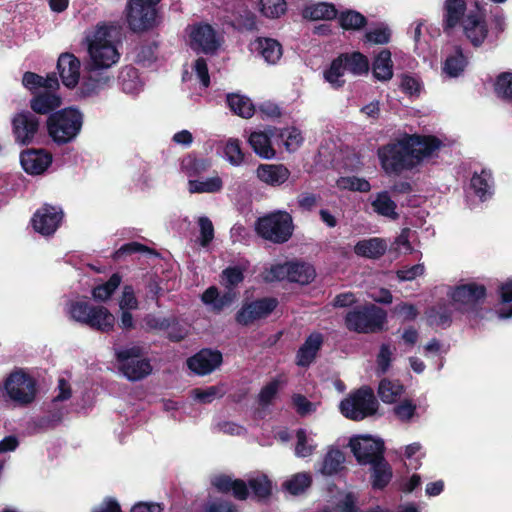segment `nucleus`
<instances>
[{
    "label": "nucleus",
    "instance_id": "obj_46",
    "mask_svg": "<svg viewBox=\"0 0 512 512\" xmlns=\"http://www.w3.org/2000/svg\"><path fill=\"white\" fill-rule=\"evenodd\" d=\"M345 63L342 61V57L339 55L332 60L329 68L324 71V79L329 82L334 88L338 89L345 84V80L342 79L346 71Z\"/></svg>",
    "mask_w": 512,
    "mask_h": 512
},
{
    "label": "nucleus",
    "instance_id": "obj_29",
    "mask_svg": "<svg viewBox=\"0 0 512 512\" xmlns=\"http://www.w3.org/2000/svg\"><path fill=\"white\" fill-rule=\"evenodd\" d=\"M386 250V241L378 237L360 240L354 246L357 256L369 259H379L386 253Z\"/></svg>",
    "mask_w": 512,
    "mask_h": 512
},
{
    "label": "nucleus",
    "instance_id": "obj_20",
    "mask_svg": "<svg viewBox=\"0 0 512 512\" xmlns=\"http://www.w3.org/2000/svg\"><path fill=\"white\" fill-rule=\"evenodd\" d=\"M20 163L27 174L40 175L51 165L52 155L44 149H28L21 152Z\"/></svg>",
    "mask_w": 512,
    "mask_h": 512
},
{
    "label": "nucleus",
    "instance_id": "obj_35",
    "mask_svg": "<svg viewBox=\"0 0 512 512\" xmlns=\"http://www.w3.org/2000/svg\"><path fill=\"white\" fill-rule=\"evenodd\" d=\"M227 105L234 114L242 118H251L255 113L252 101L246 96L234 93L228 94Z\"/></svg>",
    "mask_w": 512,
    "mask_h": 512
},
{
    "label": "nucleus",
    "instance_id": "obj_11",
    "mask_svg": "<svg viewBox=\"0 0 512 512\" xmlns=\"http://www.w3.org/2000/svg\"><path fill=\"white\" fill-rule=\"evenodd\" d=\"M349 447L360 465H368L384 457V442L368 435L351 438Z\"/></svg>",
    "mask_w": 512,
    "mask_h": 512
},
{
    "label": "nucleus",
    "instance_id": "obj_53",
    "mask_svg": "<svg viewBox=\"0 0 512 512\" xmlns=\"http://www.w3.org/2000/svg\"><path fill=\"white\" fill-rule=\"evenodd\" d=\"M260 11L267 18H278L287 10L285 0H260Z\"/></svg>",
    "mask_w": 512,
    "mask_h": 512
},
{
    "label": "nucleus",
    "instance_id": "obj_52",
    "mask_svg": "<svg viewBox=\"0 0 512 512\" xmlns=\"http://www.w3.org/2000/svg\"><path fill=\"white\" fill-rule=\"evenodd\" d=\"M402 386L388 379H382L378 386V395L384 403H394L400 396Z\"/></svg>",
    "mask_w": 512,
    "mask_h": 512
},
{
    "label": "nucleus",
    "instance_id": "obj_22",
    "mask_svg": "<svg viewBox=\"0 0 512 512\" xmlns=\"http://www.w3.org/2000/svg\"><path fill=\"white\" fill-rule=\"evenodd\" d=\"M409 140L419 165L443 146V142L435 135L409 134Z\"/></svg>",
    "mask_w": 512,
    "mask_h": 512
},
{
    "label": "nucleus",
    "instance_id": "obj_47",
    "mask_svg": "<svg viewBox=\"0 0 512 512\" xmlns=\"http://www.w3.org/2000/svg\"><path fill=\"white\" fill-rule=\"evenodd\" d=\"M494 92L498 98L512 101V72H502L496 77Z\"/></svg>",
    "mask_w": 512,
    "mask_h": 512
},
{
    "label": "nucleus",
    "instance_id": "obj_17",
    "mask_svg": "<svg viewBox=\"0 0 512 512\" xmlns=\"http://www.w3.org/2000/svg\"><path fill=\"white\" fill-rule=\"evenodd\" d=\"M88 53L91 59L89 68L98 71H107L120 57L113 44H89Z\"/></svg>",
    "mask_w": 512,
    "mask_h": 512
},
{
    "label": "nucleus",
    "instance_id": "obj_28",
    "mask_svg": "<svg viewBox=\"0 0 512 512\" xmlns=\"http://www.w3.org/2000/svg\"><path fill=\"white\" fill-rule=\"evenodd\" d=\"M85 325L102 333H109L114 328L115 317L106 307L95 306Z\"/></svg>",
    "mask_w": 512,
    "mask_h": 512
},
{
    "label": "nucleus",
    "instance_id": "obj_1",
    "mask_svg": "<svg viewBox=\"0 0 512 512\" xmlns=\"http://www.w3.org/2000/svg\"><path fill=\"white\" fill-rule=\"evenodd\" d=\"M22 85L32 98L29 107L33 114L50 115L62 105V98L57 94L60 82L55 72L43 77L35 72L26 71L22 76Z\"/></svg>",
    "mask_w": 512,
    "mask_h": 512
},
{
    "label": "nucleus",
    "instance_id": "obj_25",
    "mask_svg": "<svg viewBox=\"0 0 512 512\" xmlns=\"http://www.w3.org/2000/svg\"><path fill=\"white\" fill-rule=\"evenodd\" d=\"M323 345L321 333H311L299 347L296 353V364L300 367H308L316 358Z\"/></svg>",
    "mask_w": 512,
    "mask_h": 512
},
{
    "label": "nucleus",
    "instance_id": "obj_60",
    "mask_svg": "<svg viewBox=\"0 0 512 512\" xmlns=\"http://www.w3.org/2000/svg\"><path fill=\"white\" fill-rule=\"evenodd\" d=\"M263 279L268 283L282 280L289 281V262L272 265L270 269L264 272Z\"/></svg>",
    "mask_w": 512,
    "mask_h": 512
},
{
    "label": "nucleus",
    "instance_id": "obj_18",
    "mask_svg": "<svg viewBox=\"0 0 512 512\" xmlns=\"http://www.w3.org/2000/svg\"><path fill=\"white\" fill-rule=\"evenodd\" d=\"M463 33L474 47H480L488 36V25L485 17L470 11L462 23Z\"/></svg>",
    "mask_w": 512,
    "mask_h": 512
},
{
    "label": "nucleus",
    "instance_id": "obj_34",
    "mask_svg": "<svg viewBox=\"0 0 512 512\" xmlns=\"http://www.w3.org/2000/svg\"><path fill=\"white\" fill-rule=\"evenodd\" d=\"M345 456L338 448H331L325 454L319 472L325 476H332L344 469Z\"/></svg>",
    "mask_w": 512,
    "mask_h": 512
},
{
    "label": "nucleus",
    "instance_id": "obj_27",
    "mask_svg": "<svg viewBox=\"0 0 512 512\" xmlns=\"http://www.w3.org/2000/svg\"><path fill=\"white\" fill-rule=\"evenodd\" d=\"M256 174L265 184L280 186L288 180L290 171L282 164H260Z\"/></svg>",
    "mask_w": 512,
    "mask_h": 512
},
{
    "label": "nucleus",
    "instance_id": "obj_32",
    "mask_svg": "<svg viewBox=\"0 0 512 512\" xmlns=\"http://www.w3.org/2000/svg\"><path fill=\"white\" fill-rule=\"evenodd\" d=\"M391 52L388 49H382L372 62L373 76L379 81H389L393 77V62Z\"/></svg>",
    "mask_w": 512,
    "mask_h": 512
},
{
    "label": "nucleus",
    "instance_id": "obj_57",
    "mask_svg": "<svg viewBox=\"0 0 512 512\" xmlns=\"http://www.w3.org/2000/svg\"><path fill=\"white\" fill-rule=\"evenodd\" d=\"M158 44L155 41L141 45L137 53V62L143 66H150L157 60Z\"/></svg>",
    "mask_w": 512,
    "mask_h": 512
},
{
    "label": "nucleus",
    "instance_id": "obj_44",
    "mask_svg": "<svg viewBox=\"0 0 512 512\" xmlns=\"http://www.w3.org/2000/svg\"><path fill=\"white\" fill-rule=\"evenodd\" d=\"M121 281V275L119 273H113L105 283L97 285L92 289L93 298L96 301H107L120 286Z\"/></svg>",
    "mask_w": 512,
    "mask_h": 512
},
{
    "label": "nucleus",
    "instance_id": "obj_45",
    "mask_svg": "<svg viewBox=\"0 0 512 512\" xmlns=\"http://www.w3.org/2000/svg\"><path fill=\"white\" fill-rule=\"evenodd\" d=\"M249 488L257 501H265L272 494V481L266 475H260L248 480Z\"/></svg>",
    "mask_w": 512,
    "mask_h": 512
},
{
    "label": "nucleus",
    "instance_id": "obj_37",
    "mask_svg": "<svg viewBox=\"0 0 512 512\" xmlns=\"http://www.w3.org/2000/svg\"><path fill=\"white\" fill-rule=\"evenodd\" d=\"M314 278L313 266L304 262H289V282L305 285L311 283Z\"/></svg>",
    "mask_w": 512,
    "mask_h": 512
},
{
    "label": "nucleus",
    "instance_id": "obj_61",
    "mask_svg": "<svg viewBox=\"0 0 512 512\" xmlns=\"http://www.w3.org/2000/svg\"><path fill=\"white\" fill-rule=\"evenodd\" d=\"M228 161L233 165H240L244 160V153L238 139H229L224 148Z\"/></svg>",
    "mask_w": 512,
    "mask_h": 512
},
{
    "label": "nucleus",
    "instance_id": "obj_15",
    "mask_svg": "<svg viewBox=\"0 0 512 512\" xmlns=\"http://www.w3.org/2000/svg\"><path fill=\"white\" fill-rule=\"evenodd\" d=\"M190 48L196 53L214 54L219 48L216 33L210 24L194 25L189 34Z\"/></svg>",
    "mask_w": 512,
    "mask_h": 512
},
{
    "label": "nucleus",
    "instance_id": "obj_48",
    "mask_svg": "<svg viewBox=\"0 0 512 512\" xmlns=\"http://www.w3.org/2000/svg\"><path fill=\"white\" fill-rule=\"evenodd\" d=\"M94 307L95 306L91 305L88 301H71L68 305V313L74 321L86 324L87 318L90 317Z\"/></svg>",
    "mask_w": 512,
    "mask_h": 512
},
{
    "label": "nucleus",
    "instance_id": "obj_42",
    "mask_svg": "<svg viewBox=\"0 0 512 512\" xmlns=\"http://www.w3.org/2000/svg\"><path fill=\"white\" fill-rule=\"evenodd\" d=\"M338 22L342 29L350 31L361 30L367 25L368 20L362 13L347 9L338 15Z\"/></svg>",
    "mask_w": 512,
    "mask_h": 512
},
{
    "label": "nucleus",
    "instance_id": "obj_12",
    "mask_svg": "<svg viewBox=\"0 0 512 512\" xmlns=\"http://www.w3.org/2000/svg\"><path fill=\"white\" fill-rule=\"evenodd\" d=\"M11 126L15 142L22 146H28L33 143L38 134L40 120L31 111L23 110L13 116Z\"/></svg>",
    "mask_w": 512,
    "mask_h": 512
},
{
    "label": "nucleus",
    "instance_id": "obj_6",
    "mask_svg": "<svg viewBox=\"0 0 512 512\" xmlns=\"http://www.w3.org/2000/svg\"><path fill=\"white\" fill-rule=\"evenodd\" d=\"M386 312L374 305H364L354 308L345 316V326L356 333H374L380 331L386 321Z\"/></svg>",
    "mask_w": 512,
    "mask_h": 512
},
{
    "label": "nucleus",
    "instance_id": "obj_19",
    "mask_svg": "<svg viewBox=\"0 0 512 512\" xmlns=\"http://www.w3.org/2000/svg\"><path fill=\"white\" fill-rule=\"evenodd\" d=\"M80 60L72 53L60 54L57 61V70L62 84L68 89L75 88L80 79Z\"/></svg>",
    "mask_w": 512,
    "mask_h": 512
},
{
    "label": "nucleus",
    "instance_id": "obj_43",
    "mask_svg": "<svg viewBox=\"0 0 512 512\" xmlns=\"http://www.w3.org/2000/svg\"><path fill=\"white\" fill-rule=\"evenodd\" d=\"M210 166V160L198 158L195 154H188L181 161V168L188 177H196L207 171Z\"/></svg>",
    "mask_w": 512,
    "mask_h": 512
},
{
    "label": "nucleus",
    "instance_id": "obj_55",
    "mask_svg": "<svg viewBox=\"0 0 512 512\" xmlns=\"http://www.w3.org/2000/svg\"><path fill=\"white\" fill-rule=\"evenodd\" d=\"M428 321L430 325L449 327L452 323V312L446 308H431L428 312Z\"/></svg>",
    "mask_w": 512,
    "mask_h": 512
},
{
    "label": "nucleus",
    "instance_id": "obj_31",
    "mask_svg": "<svg viewBox=\"0 0 512 512\" xmlns=\"http://www.w3.org/2000/svg\"><path fill=\"white\" fill-rule=\"evenodd\" d=\"M252 46L253 50L269 64H275L282 56V46L275 39L259 37Z\"/></svg>",
    "mask_w": 512,
    "mask_h": 512
},
{
    "label": "nucleus",
    "instance_id": "obj_26",
    "mask_svg": "<svg viewBox=\"0 0 512 512\" xmlns=\"http://www.w3.org/2000/svg\"><path fill=\"white\" fill-rule=\"evenodd\" d=\"M370 465V484L373 490H384L393 478V469L385 457L378 458Z\"/></svg>",
    "mask_w": 512,
    "mask_h": 512
},
{
    "label": "nucleus",
    "instance_id": "obj_3",
    "mask_svg": "<svg viewBox=\"0 0 512 512\" xmlns=\"http://www.w3.org/2000/svg\"><path fill=\"white\" fill-rule=\"evenodd\" d=\"M83 113L70 106L50 114L46 120L47 133L57 145L74 141L82 130Z\"/></svg>",
    "mask_w": 512,
    "mask_h": 512
},
{
    "label": "nucleus",
    "instance_id": "obj_23",
    "mask_svg": "<svg viewBox=\"0 0 512 512\" xmlns=\"http://www.w3.org/2000/svg\"><path fill=\"white\" fill-rule=\"evenodd\" d=\"M113 80V76L108 71H98L89 68V75L86 77L79 87L82 97H91L97 95L102 89L109 86Z\"/></svg>",
    "mask_w": 512,
    "mask_h": 512
},
{
    "label": "nucleus",
    "instance_id": "obj_16",
    "mask_svg": "<svg viewBox=\"0 0 512 512\" xmlns=\"http://www.w3.org/2000/svg\"><path fill=\"white\" fill-rule=\"evenodd\" d=\"M222 361L220 351L204 348L187 359V366L195 374L203 376L213 372Z\"/></svg>",
    "mask_w": 512,
    "mask_h": 512
},
{
    "label": "nucleus",
    "instance_id": "obj_4",
    "mask_svg": "<svg viewBox=\"0 0 512 512\" xmlns=\"http://www.w3.org/2000/svg\"><path fill=\"white\" fill-rule=\"evenodd\" d=\"M139 344L115 349V359L120 373L132 382L140 381L152 373V365Z\"/></svg>",
    "mask_w": 512,
    "mask_h": 512
},
{
    "label": "nucleus",
    "instance_id": "obj_8",
    "mask_svg": "<svg viewBox=\"0 0 512 512\" xmlns=\"http://www.w3.org/2000/svg\"><path fill=\"white\" fill-rule=\"evenodd\" d=\"M2 388L10 400L21 406L31 404L37 394L36 380L22 369L11 372L4 380Z\"/></svg>",
    "mask_w": 512,
    "mask_h": 512
},
{
    "label": "nucleus",
    "instance_id": "obj_64",
    "mask_svg": "<svg viewBox=\"0 0 512 512\" xmlns=\"http://www.w3.org/2000/svg\"><path fill=\"white\" fill-rule=\"evenodd\" d=\"M114 32H116L115 26L103 23L97 27L93 39L89 41V44H112Z\"/></svg>",
    "mask_w": 512,
    "mask_h": 512
},
{
    "label": "nucleus",
    "instance_id": "obj_39",
    "mask_svg": "<svg viewBox=\"0 0 512 512\" xmlns=\"http://www.w3.org/2000/svg\"><path fill=\"white\" fill-rule=\"evenodd\" d=\"M468 64L467 58L463 54L460 46L455 48V54L450 55L444 61L442 70L451 78L458 77L466 68Z\"/></svg>",
    "mask_w": 512,
    "mask_h": 512
},
{
    "label": "nucleus",
    "instance_id": "obj_56",
    "mask_svg": "<svg viewBox=\"0 0 512 512\" xmlns=\"http://www.w3.org/2000/svg\"><path fill=\"white\" fill-rule=\"evenodd\" d=\"M221 278L223 284L232 289L244 280V272L239 266H229L222 271Z\"/></svg>",
    "mask_w": 512,
    "mask_h": 512
},
{
    "label": "nucleus",
    "instance_id": "obj_49",
    "mask_svg": "<svg viewBox=\"0 0 512 512\" xmlns=\"http://www.w3.org/2000/svg\"><path fill=\"white\" fill-rule=\"evenodd\" d=\"M490 180L491 173L485 169H483L480 174L474 173L471 178V188L474 190V193L481 199H486L487 195L491 194V185L489 183Z\"/></svg>",
    "mask_w": 512,
    "mask_h": 512
},
{
    "label": "nucleus",
    "instance_id": "obj_59",
    "mask_svg": "<svg viewBox=\"0 0 512 512\" xmlns=\"http://www.w3.org/2000/svg\"><path fill=\"white\" fill-rule=\"evenodd\" d=\"M339 186L344 189L358 191L362 193L369 192L371 189L369 181H367L364 178H359L356 176L342 177L339 180Z\"/></svg>",
    "mask_w": 512,
    "mask_h": 512
},
{
    "label": "nucleus",
    "instance_id": "obj_30",
    "mask_svg": "<svg viewBox=\"0 0 512 512\" xmlns=\"http://www.w3.org/2000/svg\"><path fill=\"white\" fill-rule=\"evenodd\" d=\"M257 17L244 2L234 5L232 25L239 31H254L257 29Z\"/></svg>",
    "mask_w": 512,
    "mask_h": 512
},
{
    "label": "nucleus",
    "instance_id": "obj_13",
    "mask_svg": "<svg viewBox=\"0 0 512 512\" xmlns=\"http://www.w3.org/2000/svg\"><path fill=\"white\" fill-rule=\"evenodd\" d=\"M486 296L485 285L476 282L458 285L451 292L452 301L458 305V309L465 311L474 310L484 302Z\"/></svg>",
    "mask_w": 512,
    "mask_h": 512
},
{
    "label": "nucleus",
    "instance_id": "obj_5",
    "mask_svg": "<svg viewBox=\"0 0 512 512\" xmlns=\"http://www.w3.org/2000/svg\"><path fill=\"white\" fill-rule=\"evenodd\" d=\"M292 216L286 211H275L257 219L256 233L275 244L286 243L293 235Z\"/></svg>",
    "mask_w": 512,
    "mask_h": 512
},
{
    "label": "nucleus",
    "instance_id": "obj_36",
    "mask_svg": "<svg viewBox=\"0 0 512 512\" xmlns=\"http://www.w3.org/2000/svg\"><path fill=\"white\" fill-rule=\"evenodd\" d=\"M373 210L381 216L391 218L393 220L398 219L399 215L396 212L397 205L391 199L387 191L377 193L375 199L371 203Z\"/></svg>",
    "mask_w": 512,
    "mask_h": 512
},
{
    "label": "nucleus",
    "instance_id": "obj_40",
    "mask_svg": "<svg viewBox=\"0 0 512 512\" xmlns=\"http://www.w3.org/2000/svg\"><path fill=\"white\" fill-rule=\"evenodd\" d=\"M303 15L310 20H333L337 18L338 11L334 4L321 2L306 7Z\"/></svg>",
    "mask_w": 512,
    "mask_h": 512
},
{
    "label": "nucleus",
    "instance_id": "obj_21",
    "mask_svg": "<svg viewBox=\"0 0 512 512\" xmlns=\"http://www.w3.org/2000/svg\"><path fill=\"white\" fill-rule=\"evenodd\" d=\"M466 0H445L443 4L442 28L449 35L456 27L462 26L467 14Z\"/></svg>",
    "mask_w": 512,
    "mask_h": 512
},
{
    "label": "nucleus",
    "instance_id": "obj_38",
    "mask_svg": "<svg viewBox=\"0 0 512 512\" xmlns=\"http://www.w3.org/2000/svg\"><path fill=\"white\" fill-rule=\"evenodd\" d=\"M123 92L127 94L137 93L141 87L138 69L131 65L123 67L118 76Z\"/></svg>",
    "mask_w": 512,
    "mask_h": 512
},
{
    "label": "nucleus",
    "instance_id": "obj_41",
    "mask_svg": "<svg viewBox=\"0 0 512 512\" xmlns=\"http://www.w3.org/2000/svg\"><path fill=\"white\" fill-rule=\"evenodd\" d=\"M346 69L354 75H362L369 71L368 58L361 52L340 54Z\"/></svg>",
    "mask_w": 512,
    "mask_h": 512
},
{
    "label": "nucleus",
    "instance_id": "obj_62",
    "mask_svg": "<svg viewBox=\"0 0 512 512\" xmlns=\"http://www.w3.org/2000/svg\"><path fill=\"white\" fill-rule=\"evenodd\" d=\"M283 140L288 151L296 150L303 142L301 131L295 127L284 129L279 135Z\"/></svg>",
    "mask_w": 512,
    "mask_h": 512
},
{
    "label": "nucleus",
    "instance_id": "obj_24",
    "mask_svg": "<svg viewBox=\"0 0 512 512\" xmlns=\"http://www.w3.org/2000/svg\"><path fill=\"white\" fill-rule=\"evenodd\" d=\"M213 486L221 493L232 492L235 499L244 501L249 497V485L242 479H232V477L221 474L212 481Z\"/></svg>",
    "mask_w": 512,
    "mask_h": 512
},
{
    "label": "nucleus",
    "instance_id": "obj_9",
    "mask_svg": "<svg viewBox=\"0 0 512 512\" xmlns=\"http://www.w3.org/2000/svg\"><path fill=\"white\" fill-rule=\"evenodd\" d=\"M161 0H129L127 22L134 32H143L154 28L157 22L156 5Z\"/></svg>",
    "mask_w": 512,
    "mask_h": 512
},
{
    "label": "nucleus",
    "instance_id": "obj_58",
    "mask_svg": "<svg viewBox=\"0 0 512 512\" xmlns=\"http://www.w3.org/2000/svg\"><path fill=\"white\" fill-rule=\"evenodd\" d=\"M279 387L280 381L278 379H273L265 386H263L258 395L259 405L262 407L269 406L276 397Z\"/></svg>",
    "mask_w": 512,
    "mask_h": 512
},
{
    "label": "nucleus",
    "instance_id": "obj_51",
    "mask_svg": "<svg viewBox=\"0 0 512 512\" xmlns=\"http://www.w3.org/2000/svg\"><path fill=\"white\" fill-rule=\"evenodd\" d=\"M312 483L311 477L306 473H297L285 481L283 487L292 495L303 493Z\"/></svg>",
    "mask_w": 512,
    "mask_h": 512
},
{
    "label": "nucleus",
    "instance_id": "obj_7",
    "mask_svg": "<svg viewBox=\"0 0 512 512\" xmlns=\"http://www.w3.org/2000/svg\"><path fill=\"white\" fill-rule=\"evenodd\" d=\"M378 401L369 386H362L341 401V413L350 420L361 421L374 415L378 410Z\"/></svg>",
    "mask_w": 512,
    "mask_h": 512
},
{
    "label": "nucleus",
    "instance_id": "obj_10",
    "mask_svg": "<svg viewBox=\"0 0 512 512\" xmlns=\"http://www.w3.org/2000/svg\"><path fill=\"white\" fill-rule=\"evenodd\" d=\"M275 297L257 298L250 302H244L235 314V321L241 326H249L255 321L266 319L278 306Z\"/></svg>",
    "mask_w": 512,
    "mask_h": 512
},
{
    "label": "nucleus",
    "instance_id": "obj_33",
    "mask_svg": "<svg viewBox=\"0 0 512 512\" xmlns=\"http://www.w3.org/2000/svg\"><path fill=\"white\" fill-rule=\"evenodd\" d=\"M249 144L253 151L263 159L274 158L276 152L271 143V137L266 132H252L249 136Z\"/></svg>",
    "mask_w": 512,
    "mask_h": 512
},
{
    "label": "nucleus",
    "instance_id": "obj_50",
    "mask_svg": "<svg viewBox=\"0 0 512 512\" xmlns=\"http://www.w3.org/2000/svg\"><path fill=\"white\" fill-rule=\"evenodd\" d=\"M188 184L191 193H215L223 187V182L218 176L208 178L205 181L189 180Z\"/></svg>",
    "mask_w": 512,
    "mask_h": 512
},
{
    "label": "nucleus",
    "instance_id": "obj_2",
    "mask_svg": "<svg viewBox=\"0 0 512 512\" xmlns=\"http://www.w3.org/2000/svg\"><path fill=\"white\" fill-rule=\"evenodd\" d=\"M377 155L381 167L387 174L399 175L419 165V160L416 161L413 148L410 146L409 134L379 147Z\"/></svg>",
    "mask_w": 512,
    "mask_h": 512
},
{
    "label": "nucleus",
    "instance_id": "obj_54",
    "mask_svg": "<svg viewBox=\"0 0 512 512\" xmlns=\"http://www.w3.org/2000/svg\"><path fill=\"white\" fill-rule=\"evenodd\" d=\"M136 253L157 254L153 249L149 248L148 246L136 241H132L123 244L119 249H117L113 254V258L115 260H121L125 256L133 255Z\"/></svg>",
    "mask_w": 512,
    "mask_h": 512
},
{
    "label": "nucleus",
    "instance_id": "obj_63",
    "mask_svg": "<svg viewBox=\"0 0 512 512\" xmlns=\"http://www.w3.org/2000/svg\"><path fill=\"white\" fill-rule=\"evenodd\" d=\"M391 39V31L388 27H379L373 30H370L364 35V42L383 45L390 42Z\"/></svg>",
    "mask_w": 512,
    "mask_h": 512
},
{
    "label": "nucleus",
    "instance_id": "obj_14",
    "mask_svg": "<svg viewBox=\"0 0 512 512\" xmlns=\"http://www.w3.org/2000/svg\"><path fill=\"white\" fill-rule=\"evenodd\" d=\"M63 215L60 208L45 204L34 213L31 219L32 226L41 235H53L60 226Z\"/></svg>",
    "mask_w": 512,
    "mask_h": 512
}]
</instances>
